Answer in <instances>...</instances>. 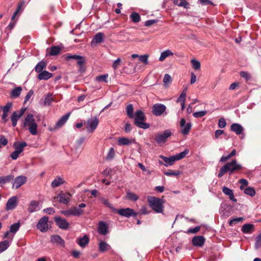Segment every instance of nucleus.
Masks as SVG:
<instances>
[{"label":"nucleus","instance_id":"393cba45","mask_svg":"<svg viewBox=\"0 0 261 261\" xmlns=\"http://www.w3.org/2000/svg\"><path fill=\"white\" fill-rule=\"evenodd\" d=\"M27 146V144L25 142H15L13 143V147L15 148V150L17 152L21 153L24 150V148Z\"/></svg>","mask_w":261,"mask_h":261},{"label":"nucleus","instance_id":"412c9836","mask_svg":"<svg viewBox=\"0 0 261 261\" xmlns=\"http://www.w3.org/2000/svg\"><path fill=\"white\" fill-rule=\"evenodd\" d=\"M12 105L11 103H7L6 106L2 108L3 114L2 116V119L4 120V122L7 121V117L8 116V113L11 109Z\"/></svg>","mask_w":261,"mask_h":261},{"label":"nucleus","instance_id":"3c124183","mask_svg":"<svg viewBox=\"0 0 261 261\" xmlns=\"http://www.w3.org/2000/svg\"><path fill=\"white\" fill-rule=\"evenodd\" d=\"M181 174V172L178 170H169L168 171L165 172L164 174L167 176H178Z\"/></svg>","mask_w":261,"mask_h":261},{"label":"nucleus","instance_id":"c85d7f7f","mask_svg":"<svg viewBox=\"0 0 261 261\" xmlns=\"http://www.w3.org/2000/svg\"><path fill=\"white\" fill-rule=\"evenodd\" d=\"M223 192L226 195L229 196V199L233 202H237V200L234 197L232 190L229 189L228 188L224 186L222 188Z\"/></svg>","mask_w":261,"mask_h":261},{"label":"nucleus","instance_id":"b1692460","mask_svg":"<svg viewBox=\"0 0 261 261\" xmlns=\"http://www.w3.org/2000/svg\"><path fill=\"white\" fill-rule=\"evenodd\" d=\"M244 129L243 126L239 123H233L230 126L231 131L235 133L237 135H241Z\"/></svg>","mask_w":261,"mask_h":261},{"label":"nucleus","instance_id":"de8ad7c7","mask_svg":"<svg viewBox=\"0 0 261 261\" xmlns=\"http://www.w3.org/2000/svg\"><path fill=\"white\" fill-rule=\"evenodd\" d=\"M126 113L127 116L130 118H134V114H133V111H134V108L132 104L128 105L126 108Z\"/></svg>","mask_w":261,"mask_h":261},{"label":"nucleus","instance_id":"9d476101","mask_svg":"<svg viewBox=\"0 0 261 261\" xmlns=\"http://www.w3.org/2000/svg\"><path fill=\"white\" fill-rule=\"evenodd\" d=\"M99 120L97 117L88 119L86 122V128L89 132H93L97 127Z\"/></svg>","mask_w":261,"mask_h":261},{"label":"nucleus","instance_id":"6e6552de","mask_svg":"<svg viewBox=\"0 0 261 261\" xmlns=\"http://www.w3.org/2000/svg\"><path fill=\"white\" fill-rule=\"evenodd\" d=\"M114 212L117 213L119 215L129 218L132 216L135 217L137 215V213L132 208L127 207L125 208L116 209Z\"/></svg>","mask_w":261,"mask_h":261},{"label":"nucleus","instance_id":"20e7f679","mask_svg":"<svg viewBox=\"0 0 261 261\" xmlns=\"http://www.w3.org/2000/svg\"><path fill=\"white\" fill-rule=\"evenodd\" d=\"M23 125L24 127H28L29 131L31 135H36L37 134L38 125L35 122V120L34 118L33 114H28L24 119Z\"/></svg>","mask_w":261,"mask_h":261},{"label":"nucleus","instance_id":"052dcab7","mask_svg":"<svg viewBox=\"0 0 261 261\" xmlns=\"http://www.w3.org/2000/svg\"><path fill=\"white\" fill-rule=\"evenodd\" d=\"M239 182L241 184L240 189L241 190H244L245 189L244 187L247 186L248 184V182L247 180H246V179H244V178L240 179L239 180Z\"/></svg>","mask_w":261,"mask_h":261},{"label":"nucleus","instance_id":"bb28decb","mask_svg":"<svg viewBox=\"0 0 261 261\" xmlns=\"http://www.w3.org/2000/svg\"><path fill=\"white\" fill-rule=\"evenodd\" d=\"M89 241L88 236L84 235L83 237L78 238L76 242L80 247L84 248L89 243Z\"/></svg>","mask_w":261,"mask_h":261},{"label":"nucleus","instance_id":"a19ab883","mask_svg":"<svg viewBox=\"0 0 261 261\" xmlns=\"http://www.w3.org/2000/svg\"><path fill=\"white\" fill-rule=\"evenodd\" d=\"M10 242L8 240H5L0 242V252L5 251L10 246Z\"/></svg>","mask_w":261,"mask_h":261},{"label":"nucleus","instance_id":"473e14b6","mask_svg":"<svg viewBox=\"0 0 261 261\" xmlns=\"http://www.w3.org/2000/svg\"><path fill=\"white\" fill-rule=\"evenodd\" d=\"M254 229V225L251 224H244L242 227V231L245 233H250Z\"/></svg>","mask_w":261,"mask_h":261},{"label":"nucleus","instance_id":"9b49d317","mask_svg":"<svg viewBox=\"0 0 261 261\" xmlns=\"http://www.w3.org/2000/svg\"><path fill=\"white\" fill-rule=\"evenodd\" d=\"M166 107L165 105L162 103H155L152 107V113L156 116H161L164 115L166 110Z\"/></svg>","mask_w":261,"mask_h":261},{"label":"nucleus","instance_id":"ddd939ff","mask_svg":"<svg viewBox=\"0 0 261 261\" xmlns=\"http://www.w3.org/2000/svg\"><path fill=\"white\" fill-rule=\"evenodd\" d=\"M48 218L46 216L41 218L37 224V228L41 232H46L48 229Z\"/></svg>","mask_w":261,"mask_h":261},{"label":"nucleus","instance_id":"4be33fe9","mask_svg":"<svg viewBox=\"0 0 261 261\" xmlns=\"http://www.w3.org/2000/svg\"><path fill=\"white\" fill-rule=\"evenodd\" d=\"M39 202L36 200H32L29 205L28 210L30 213L39 211L40 209Z\"/></svg>","mask_w":261,"mask_h":261},{"label":"nucleus","instance_id":"c756f323","mask_svg":"<svg viewBox=\"0 0 261 261\" xmlns=\"http://www.w3.org/2000/svg\"><path fill=\"white\" fill-rule=\"evenodd\" d=\"M53 74L46 70H43L38 75V79L39 80H47L52 77Z\"/></svg>","mask_w":261,"mask_h":261},{"label":"nucleus","instance_id":"49530a36","mask_svg":"<svg viewBox=\"0 0 261 261\" xmlns=\"http://www.w3.org/2000/svg\"><path fill=\"white\" fill-rule=\"evenodd\" d=\"M126 198L133 201H136L138 200L139 197L133 192H128L126 194Z\"/></svg>","mask_w":261,"mask_h":261},{"label":"nucleus","instance_id":"680f3d73","mask_svg":"<svg viewBox=\"0 0 261 261\" xmlns=\"http://www.w3.org/2000/svg\"><path fill=\"white\" fill-rule=\"evenodd\" d=\"M244 218L243 217H238L236 218H233L229 221V225L230 226L232 225L233 224L239 223L243 220Z\"/></svg>","mask_w":261,"mask_h":261},{"label":"nucleus","instance_id":"338daca9","mask_svg":"<svg viewBox=\"0 0 261 261\" xmlns=\"http://www.w3.org/2000/svg\"><path fill=\"white\" fill-rule=\"evenodd\" d=\"M163 82L165 84H168L171 82V77L168 74H166L163 79Z\"/></svg>","mask_w":261,"mask_h":261},{"label":"nucleus","instance_id":"cd10ccee","mask_svg":"<svg viewBox=\"0 0 261 261\" xmlns=\"http://www.w3.org/2000/svg\"><path fill=\"white\" fill-rule=\"evenodd\" d=\"M104 35L102 33H97L91 41V45L94 46L95 44L101 43L103 41Z\"/></svg>","mask_w":261,"mask_h":261},{"label":"nucleus","instance_id":"f8f14e48","mask_svg":"<svg viewBox=\"0 0 261 261\" xmlns=\"http://www.w3.org/2000/svg\"><path fill=\"white\" fill-rule=\"evenodd\" d=\"M179 125L181 127V134L184 135H188L192 128V123L191 122L186 123V120L182 118L180 119Z\"/></svg>","mask_w":261,"mask_h":261},{"label":"nucleus","instance_id":"1a4fd4ad","mask_svg":"<svg viewBox=\"0 0 261 261\" xmlns=\"http://www.w3.org/2000/svg\"><path fill=\"white\" fill-rule=\"evenodd\" d=\"M70 112L67 113L63 115L56 123V125L54 127L49 126L48 130L50 132L55 131V130L60 128L64 125L66 122L68 120L70 116Z\"/></svg>","mask_w":261,"mask_h":261},{"label":"nucleus","instance_id":"0e129e2a","mask_svg":"<svg viewBox=\"0 0 261 261\" xmlns=\"http://www.w3.org/2000/svg\"><path fill=\"white\" fill-rule=\"evenodd\" d=\"M7 143V139L4 136H1L0 137V148L6 145Z\"/></svg>","mask_w":261,"mask_h":261},{"label":"nucleus","instance_id":"7ed1b4c3","mask_svg":"<svg viewBox=\"0 0 261 261\" xmlns=\"http://www.w3.org/2000/svg\"><path fill=\"white\" fill-rule=\"evenodd\" d=\"M189 152V149H186L184 151L175 155L168 158L161 155H160V158L164 161L165 163L164 164V165L166 167H168L173 165L176 161L180 160L184 158L188 154ZM159 163L160 164H163V163L161 161L159 162Z\"/></svg>","mask_w":261,"mask_h":261},{"label":"nucleus","instance_id":"dca6fc26","mask_svg":"<svg viewBox=\"0 0 261 261\" xmlns=\"http://www.w3.org/2000/svg\"><path fill=\"white\" fill-rule=\"evenodd\" d=\"M71 196V194L68 192L60 193L58 195L57 198L59 202L67 204L70 202Z\"/></svg>","mask_w":261,"mask_h":261},{"label":"nucleus","instance_id":"f3484780","mask_svg":"<svg viewBox=\"0 0 261 261\" xmlns=\"http://www.w3.org/2000/svg\"><path fill=\"white\" fill-rule=\"evenodd\" d=\"M27 180V178L25 176L20 175L16 177L13 182V187H15L16 189H18L26 182Z\"/></svg>","mask_w":261,"mask_h":261},{"label":"nucleus","instance_id":"2f4dec72","mask_svg":"<svg viewBox=\"0 0 261 261\" xmlns=\"http://www.w3.org/2000/svg\"><path fill=\"white\" fill-rule=\"evenodd\" d=\"M22 90V89L21 87H17L13 89L10 93V96L12 98H17L19 97Z\"/></svg>","mask_w":261,"mask_h":261},{"label":"nucleus","instance_id":"a878e982","mask_svg":"<svg viewBox=\"0 0 261 261\" xmlns=\"http://www.w3.org/2000/svg\"><path fill=\"white\" fill-rule=\"evenodd\" d=\"M50 241L52 243L56 244L57 245H60L64 247L65 242L59 235H55L51 237Z\"/></svg>","mask_w":261,"mask_h":261},{"label":"nucleus","instance_id":"5701e85b","mask_svg":"<svg viewBox=\"0 0 261 261\" xmlns=\"http://www.w3.org/2000/svg\"><path fill=\"white\" fill-rule=\"evenodd\" d=\"M132 143H136V140L135 139L120 137L118 140V144L119 145H128Z\"/></svg>","mask_w":261,"mask_h":261},{"label":"nucleus","instance_id":"ea45409f","mask_svg":"<svg viewBox=\"0 0 261 261\" xmlns=\"http://www.w3.org/2000/svg\"><path fill=\"white\" fill-rule=\"evenodd\" d=\"M173 3L178 6L184 7L187 9L189 8V4L186 0H174Z\"/></svg>","mask_w":261,"mask_h":261},{"label":"nucleus","instance_id":"774afa93","mask_svg":"<svg viewBox=\"0 0 261 261\" xmlns=\"http://www.w3.org/2000/svg\"><path fill=\"white\" fill-rule=\"evenodd\" d=\"M255 247L256 248L261 247V233L257 237L256 241L255 242Z\"/></svg>","mask_w":261,"mask_h":261},{"label":"nucleus","instance_id":"c03bdc74","mask_svg":"<svg viewBox=\"0 0 261 261\" xmlns=\"http://www.w3.org/2000/svg\"><path fill=\"white\" fill-rule=\"evenodd\" d=\"M54 101V99L52 97V94L48 93L44 98L43 105L44 106H49L51 102Z\"/></svg>","mask_w":261,"mask_h":261},{"label":"nucleus","instance_id":"8fccbe9b","mask_svg":"<svg viewBox=\"0 0 261 261\" xmlns=\"http://www.w3.org/2000/svg\"><path fill=\"white\" fill-rule=\"evenodd\" d=\"M130 17L132 20L135 23L138 22L140 20V15L138 13H136V12L133 13L130 15Z\"/></svg>","mask_w":261,"mask_h":261},{"label":"nucleus","instance_id":"2eb2a0df","mask_svg":"<svg viewBox=\"0 0 261 261\" xmlns=\"http://www.w3.org/2000/svg\"><path fill=\"white\" fill-rule=\"evenodd\" d=\"M56 225L61 229H67L69 227V223L67 221L60 217H56L54 218Z\"/></svg>","mask_w":261,"mask_h":261},{"label":"nucleus","instance_id":"e2e57ef3","mask_svg":"<svg viewBox=\"0 0 261 261\" xmlns=\"http://www.w3.org/2000/svg\"><path fill=\"white\" fill-rule=\"evenodd\" d=\"M226 125V122L224 118H221L218 121V126L221 128L225 127Z\"/></svg>","mask_w":261,"mask_h":261},{"label":"nucleus","instance_id":"79ce46f5","mask_svg":"<svg viewBox=\"0 0 261 261\" xmlns=\"http://www.w3.org/2000/svg\"><path fill=\"white\" fill-rule=\"evenodd\" d=\"M14 176L12 175H9L5 176L0 177V184H4L6 182H10L11 180L13 179Z\"/></svg>","mask_w":261,"mask_h":261},{"label":"nucleus","instance_id":"f03ea898","mask_svg":"<svg viewBox=\"0 0 261 261\" xmlns=\"http://www.w3.org/2000/svg\"><path fill=\"white\" fill-rule=\"evenodd\" d=\"M147 201L149 206L156 213H163L164 211L163 199L154 197L148 196L147 197Z\"/></svg>","mask_w":261,"mask_h":261},{"label":"nucleus","instance_id":"4c0bfd02","mask_svg":"<svg viewBox=\"0 0 261 261\" xmlns=\"http://www.w3.org/2000/svg\"><path fill=\"white\" fill-rule=\"evenodd\" d=\"M236 154V149H233L232 151L227 155H223L220 159L219 162L221 163H224L228 160L231 158L232 156L235 155Z\"/></svg>","mask_w":261,"mask_h":261},{"label":"nucleus","instance_id":"6e6d98bb","mask_svg":"<svg viewBox=\"0 0 261 261\" xmlns=\"http://www.w3.org/2000/svg\"><path fill=\"white\" fill-rule=\"evenodd\" d=\"M22 5H23V3H19L18 4L16 10L13 13V15H12V16L11 17V20L12 21H13L14 20V19L16 17V16H17V15L18 14L19 12L21 9Z\"/></svg>","mask_w":261,"mask_h":261},{"label":"nucleus","instance_id":"f257e3e1","mask_svg":"<svg viewBox=\"0 0 261 261\" xmlns=\"http://www.w3.org/2000/svg\"><path fill=\"white\" fill-rule=\"evenodd\" d=\"M242 166L239 164L236 160H233L231 162H227L222 166L218 174V177H221L224 174L229 172V174L232 173L242 170Z\"/></svg>","mask_w":261,"mask_h":261},{"label":"nucleus","instance_id":"423d86ee","mask_svg":"<svg viewBox=\"0 0 261 261\" xmlns=\"http://www.w3.org/2000/svg\"><path fill=\"white\" fill-rule=\"evenodd\" d=\"M133 118L135 119V124L138 127L147 129L150 127L148 123L144 122L145 116L143 111L137 110L134 115Z\"/></svg>","mask_w":261,"mask_h":261},{"label":"nucleus","instance_id":"a211bd4d","mask_svg":"<svg viewBox=\"0 0 261 261\" xmlns=\"http://www.w3.org/2000/svg\"><path fill=\"white\" fill-rule=\"evenodd\" d=\"M17 205V198L16 196H12L10 198L6 204V209L7 211L14 209Z\"/></svg>","mask_w":261,"mask_h":261},{"label":"nucleus","instance_id":"c9c22d12","mask_svg":"<svg viewBox=\"0 0 261 261\" xmlns=\"http://www.w3.org/2000/svg\"><path fill=\"white\" fill-rule=\"evenodd\" d=\"M64 179L60 177H57L51 182V186L53 188H56L63 184Z\"/></svg>","mask_w":261,"mask_h":261},{"label":"nucleus","instance_id":"6ab92c4d","mask_svg":"<svg viewBox=\"0 0 261 261\" xmlns=\"http://www.w3.org/2000/svg\"><path fill=\"white\" fill-rule=\"evenodd\" d=\"M97 231L100 234L106 235L108 233V226L107 224L103 221H100L98 223Z\"/></svg>","mask_w":261,"mask_h":261},{"label":"nucleus","instance_id":"603ef678","mask_svg":"<svg viewBox=\"0 0 261 261\" xmlns=\"http://www.w3.org/2000/svg\"><path fill=\"white\" fill-rule=\"evenodd\" d=\"M20 223L19 222L12 224L10 228V231L12 233H15L20 227Z\"/></svg>","mask_w":261,"mask_h":261},{"label":"nucleus","instance_id":"e433bc0d","mask_svg":"<svg viewBox=\"0 0 261 261\" xmlns=\"http://www.w3.org/2000/svg\"><path fill=\"white\" fill-rule=\"evenodd\" d=\"M61 51V48L57 46H53L49 48L48 55L50 56H57Z\"/></svg>","mask_w":261,"mask_h":261},{"label":"nucleus","instance_id":"864d4df0","mask_svg":"<svg viewBox=\"0 0 261 261\" xmlns=\"http://www.w3.org/2000/svg\"><path fill=\"white\" fill-rule=\"evenodd\" d=\"M148 58L149 55H141L139 57V59L140 62L144 63L145 65L148 64Z\"/></svg>","mask_w":261,"mask_h":261},{"label":"nucleus","instance_id":"69168bd1","mask_svg":"<svg viewBox=\"0 0 261 261\" xmlns=\"http://www.w3.org/2000/svg\"><path fill=\"white\" fill-rule=\"evenodd\" d=\"M200 226H196L194 228L188 229L186 232L187 233H195L198 232L200 230Z\"/></svg>","mask_w":261,"mask_h":261},{"label":"nucleus","instance_id":"5fc2aeb1","mask_svg":"<svg viewBox=\"0 0 261 261\" xmlns=\"http://www.w3.org/2000/svg\"><path fill=\"white\" fill-rule=\"evenodd\" d=\"M109 75L108 74H105L103 75H101L100 76H98L96 77V80L97 81L99 82H104L106 83L108 82V78Z\"/></svg>","mask_w":261,"mask_h":261},{"label":"nucleus","instance_id":"4468645a","mask_svg":"<svg viewBox=\"0 0 261 261\" xmlns=\"http://www.w3.org/2000/svg\"><path fill=\"white\" fill-rule=\"evenodd\" d=\"M25 109H21L19 111H15L12 113L11 117L12 124L13 126H16L18 120L24 114Z\"/></svg>","mask_w":261,"mask_h":261},{"label":"nucleus","instance_id":"39448f33","mask_svg":"<svg viewBox=\"0 0 261 261\" xmlns=\"http://www.w3.org/2000/svg\"><path fill=\"white\" fill-rule=\"evenodd\" d=\"M86 206L85 203L80 204L78 206H73L70 208L61 211V213L66 217L69 216H80L84 213V210L82 208Z\"/></svg>","mask_w":261,"mask_h":261},{"label":"nucleus","instance_id":"7c9ffc66","mask_svg":"<svg viewBox=\"0 0 261 261\" xmlns=\"http://www.w3.org/2000/svg\"><path fill=\"white\" fill-rule=\"evenodd\" d=\"M187 91H188L187 87H185L184 89V90L182 91L179 96L177 98V100H176L177 102H178V103L179 102L180 103H185Z\"/></svg>","mask_w":261,"mask_h":261},{"label":"nucleus","instance_id":"f704fd0d","mask_svg":"<svg viewBox=\"0 0 261 261\" xmlns=\"http://www.w3.org/2000/svg\"><path fill=\"white\" fill-rule=\"evenodd\" d=\"M173 54H174L171 51V50L167 49L161 54L159 60L160 61H163L165 60L166 58L168 57L173 56Z\"/></svg>","mask_w":261,"mask_h":261},{"label":"nucleus","instance_id":"72a5a7b5","mask_svg":"<svg viewBox=\"0 0 261 261\" xmlns=\"http://www.w3.org/2000/svg\"><path fill=\"white\" fill-rule=\"evenodd\" d=\"M111 246L104 241H100L99 243V250L100 252H105L109 250Z\"/></svg>","mask_w":261,"mask_h":261},{"label":"nucleus","instance_id":"13d9d810","mask_svg":"<svg viewBox=\"0 0 261 261\" xmlns=\"http://www.w3.org/2000/svg\"><path fill=\"white\" fill-rule=\"evenodd\" d=\"M191 62L193 67L195 69L198 70L200 69V63L198 61L193 59L191 61Z\"/></svg>","mask_w":261,"mask_h":261},{"label":"nucleus","instance_id":"4d7b16f0","mask_svg":"<svg viewBox=\"0 0 261 261\" xmlns=\"http://www.w3.org/2000/svg\"><path fill=\"white\" fill-rule=\"evenodd\" d=\"M206 114L207 111L204 110L195 112L193 114V115L195 118H200L205 116Z\"/></svg>","mask_w":261,"mask_h":261},{"label":"nucleus","instance_id":"58836bf2","mask_svg":"<svg viewBox=\"0 0 261 261\" xmlns=\"http://www.w3.org/2000/svg\"><path fill=\"white\" fill-rule=\"evenodd\" d=\"M46 63L43 61L39 62L35 67V71L37 73H40L42 71V70L46 67Z\"/></svg>","mask_w":261,"mask_h":261},{"label":"nucleus","instance_id":"37998d69","mask_svg":"<svg viewBox=\"0 0 261 261\" xmlns=\"http://www.w3.org/2000/svg\"><path fill=\"white\" fill-rule=\"evenodd\" d=\"M243 190L245 194L249 195L251 197H253L255 195V190L253 187H249L244 189Z\"/></svg>","mask_w":261,"mask_h":261},{"label":"nucleus","instance_id":"aec40b11","mask_svg":"<svg viewBox=\"0 0 261 261\" xmlns=\"http://www.w3.org/2000/svg\"><path fill=\"white\" fill-rule=\"evenodd\" d=\"M205 239L203 236H197L192 239V243L196 247H202L205 242Z\"/></svg>","mask_w":261,"mask_h":261},{"label":"nucleus","instance_id":"09e8293b","mask_svg":"<svg viewBox=\"0 0 261 261\" xmlns=\"http://www.w3.org/2000/svg\"><path fill=\"white\" fill-rule=\"evenodd\" d=\"M100 200L102 204L112 210L113 212L116 210V208L113 207V205L109 202L108 199L104 198H101Z\"/></svg>","mask_w":261,"mask_h":261},{"label":"nucleus","instance_id":"bf43d9fd","mask_svg":"<svg viewBox=\"0 0 261 261\" xmlns=\"http://www.w3.org/2000/svg\"><path fill=\"white\" fill-rule=\"evenodd\" d=\"M64 56L67 60H70L71 59L76 60L80 58L79 55H71L70 54H66L64 55Z\"/></svg>","mask_w":261,"mask_h":261},{"label":"nucleus","instance_id":"a18cd8bd","mask_svg":"<svg viewBox=\"0 0 261 261\" xmlns=\"http://www.w3.org/2000/svg\"><path fill=\"white\" fill-rule=\"evenodd\" d=\"M115 154V151L114 148L113 147L110 148L106 158V160L107 161L112 160L114 158Z\"/></svg>","mask_w":261,"mask_h":261},{"label":"nucleus","instance_id":"0eeeda50","mask_svg":"<svg viewBox=\"0 0 261 261\" xmlns=\"http://www.w3.org/2000/svg\"><path fill=\"white\" fill-rule=\"evenodd\" d=\"M171 135V130L167 129L162 133H158L155 136L154 140L158 144L162 145L164 144Z\"/></svg>","mask_w":261,"mask_h":261}]
</instances>
